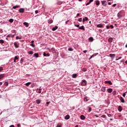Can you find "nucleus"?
<instances>
[{"label": "nucleus", "mask_w": 127, "mask_h": 127, "mask_svg": "<svg viewBox=\"0 0 127 127\" xmlns=\"http://www.w3.org/2000/svg\"><path fill=\"white\" fill-rule=\"evenodd\" d=\"M25 11V9L23 8H20L18 10L19 12H20V13H23V12H24Z\"/></svg>", "instance_id": "obj_1"}, {"label": "nucleus", "mask_w": 127, "mask_h": 127, "mask_svg": "<svg viewBox=\"0 0 127 127\" xmlns=\"http://www.w3.org/2000/svg\"><path fill=\"white\" fill-rule=\"evenodd\" d=\"M117 16L118 18H121V17H123V15H122V12L120 11L118 14H117Z\"/></svg>", "instance_id": "obj_2"}, {"label": "nucleus", "mask_w": 127, "mask_h": 127, "mask_svg": "<svg viewBox=\"0 0 127 127\" xmlns=\"http://www.w3.org/2000/svg\"><path fill=\"white\" fill-rule=\"evenodd\" d=\"M82 86H86L87 85V81L85 79H83L82 81Z\"/></svg>", "instance_id": "obj_3"}, {"label": "nucleus", "mask_w": 127, "mask_h": 127, "mask_svg": "<svg viewBox=\"0 0 127 127\" xmlns=\"http://www.w3.org/2000/svg\"><path fill=\"white\" fill-rule=\"evenodd\" d=\"M101 3L102 5H104V6H107V1L106 0L101 1Z\"/></svg>", "instance_id": "obj_4"}, {"label": "nucleus", "mask_w": 127, "mask_h": 127, "mask_svg": "<svg viewBox=\"0 0 127 127\" xmlns=\"http://www.w3.org/2000/svg\"><path fill=\"white\" fill-rule=\"evenodd\" d=\"M97 27H98V28H102L104 27V25L102 24H99L97 25Z\"/></svg>", "instance_id": "obj_5"}, {"label": "nucleus", "mask_w": 127, "mask_h": 127, "mask_svg": "<svg viewBox=\"0 0 127 127\" xmlns=\"http://www.w3.org/2000/svg\"><path fill=\"white\" fill-rule=\"evenodd\" d=\"M105 84H109V85H113V82L111 81H105Z\"/></svg>", "instance_id": "obj_6"}, {"label": "nucleus", "mask_w": 127, "mask_h": 127, "mask_svg": "<svg viewBox=\"0 0 127 127\" xmlns=\"http://www.w3.org/2000/svg\"><path fill=\"white\" fill-rule=\"evenodd\" d=\"M107 91L108 93H109V94H111L112 92H113V89L112 88H108L107 89Z\"/></svg>", "instance_id": "obj_7"}, {"label": "nucleus", "mask_w": 127, "mask_h": 127, "mask_svg": "<svg viewBox=\"0 0 127 127\" xmlns=\"http://www.w3.org/2000/svg\"><path fill=\"white\" fill-rule=\"evenodd\" d=\"M118 110L119 112H120V113H121V112H122L123 111V108L122 107V106H119L118 108Z\"/></svg>", "instance_id": "obj_8"}, {"label": "nucleus", "mask_w": 127, "mask_h": 127, "mask_svg": "<svg viewBox=\"0 0 127 127\" xmlns=\"http://www.w3.org/2000/svg\"><path fill=\"white\" fill-rule=\"evenodd\" d=\"M109 56H110V57H111V58H112L113 59H114V58H115V56H116V54H110L109 55Z\"/></svg>", "instance_id": "obj_9"}, {"label": "nucleus", "mask_w": 127, "mask_h": 127, "mask_svg": "<svg viewBox=\"0 0 127 127\" xmlns=\"http://www.w3.org/2000/svg\"><path fill=\"white\" fill-rule=\"evenodd\" d=\"M43 56H44L45 57H49V56H50V54H49V53L46 54V53H44Z\"/></svg>", "instance_id": "obj_10"}, {"label": "nucleus", "mask_w": 127, "mask_h": 127, "mask_svg": "<svg viewBox=\"0 0 127 127\" xmlns=\"http://www.w3.org/2000/svg\"><path fill=\"white\" fill-rule=\"evenodd\" d=\"M18 7H19V5H16L15 6H13L11 9H15L16 8H18Z\"/></svg>", "instance_id": "obj_11"}, {"label": "nucleus", "mask_w": 127, "mask_h": 127, "mask_svg": "<svg viewBox=\"0 0 127 127\" xmlns=\"http://www.w3.org/2000/svg\"><path fill=\"white\" fill-rule=\"evenodd\" d=\"M88 100H90V98H89V97H85L84 98V102H88Z\"/></svg>", "instance_id": "obj_12"}, {"label": "nucleus", "mask_w": 127, "mask_h": 127, "mask_svg": "<svg viewBox=\"0 0 127 127\" xmlns=\"http://www.w3.org/2000/svg\"><path fill=\"white\" fill-rule=\"evenodd\" d=\"M88 40L90 42H93V41H94V38L91 37L89 38Z\"/></svg>", "instance_id": "obj_13"}, {"label": "nucleus", "mask_w": 127, "mask_h": 127, "mask_svg": "<svg viewBox=\"0 0 127 127\" xmlns=\"http://www.w3.org/2000/svg\"><path fill=\"white\" fill-rule=\"evenodd\" d=\"M70 119V115H67L64 117V120H69Z\"/></svg>", "instance_id": "obj_14"}, {"label": "nucleus", "mask_w": 127, "mask_h": 127, "mask_svg": "<svg viewBox=\"0 0 127 127\" xmlns=\"http://www.w3.org/2000/svg\"><path fill=\"white\" fill-rule=\"evenodd\" d=\"M102 92H103V93H105L106 92V87H102L101 88Z\"/></svg>", "instance_id": "obj_15"}, {"label": "nucleus", "mask_w": 127, "mask_h": 127, "mask_svg": "<svg viewBox=\"0 0 127 127\" xmlns=\"http://www.w3.org/2000/svg\"><path fill=\"white\" fill-rule=\"evenodd\" d=\"M88 19V17H85L83 19L82 21L83 22H85V21H87Z\"/></svg>", "instance_id": "obj_16"}, {"label": "nucleus", "mask_w": 127, "mask_h": 127, "mask_svg": "<svg viewBox=\"0 0 127 127\" xmlns=\"http://www.w3.org/2000/svg\"><path fill=\"white\" fill-rule=\"evenodd\" d=\"M77 76H78V75H77L76 73L73 74L72 75V78H77Z\"/></svg>", "instance_id": "obj_17"}, {"label": "nucleus", "mask_w": 127, "mask_h": 127, "mask_svg": "<svg viewBox=\"0 0 127 127\" xmlns=\"http://www.w3.org/2000/svg\"><path fill=\"white\" fill-rule=\"evenodd\" d=\"M113 39H114V38H109L108 39L109 42H110V43H112V42H113Z\"/></svg>", "instance_id": "obj_18"}, {"label": "nucleus", "mask_w": 127, "mask_h": 127, "mask_svg": "<svg viewBox=\"0 0 127 127\" xmlns=\"http://www.w3.org/2000/svg\"><path fill=\"white\" fill-rule=\"evenodd\" d=\"M23 24L26 26V27H28L29 26V24L27 22H24Z\"/></svg>", "instance_id": "obj_19"}, {"label": "nucleus", "mask_w": 127, "mask_h": 127, "mask_svg": "<svg viewBox=\"0 0 127 127\" xmlns=\"http://www.w3.org/2000/svg\"><path fill=\"white\" fill-rule=\"evenodd\" d=\"M4 74H0V80H1L2 78H4Z\"/></svg>", "instance_id": "obj_20"}, {"label": "nucleus", "mask_w": 127, "mask_h": 127, "mask_svg": "<svg viewBox=\"0 0 127 127\" xmlns=\"http://www.w3.org/2000/svg\"><path fill=\"white\" fill-rule=\"evenodd\" d=\"M58 29V26H56L55 27H53L52 30L53 31H55V30H56V29Z\"/></svg>", "instance_id": "obj_21"}, {"label": "nucleus", "mask_w": 127, "mask_h": 127, "mask_svg": "<svg viewBox=\"0 0 127 127\" xmlns=\"http://www.w3.org/2000/svg\"><path fill=\"white\" fill-rule=\"evenodd\" d=\"M36 103L38 104H39L40 103H41V100H40V99H37L36 100Z\"/></svg>", "instance_id": "obj_22"}, {"label": "nucleus", "mask_w": 127, "mask_h": 127, "mask_svg": "<svg viewBox=\"0 0 127 127\" xmlns=\"http://www.w3.org/2000/svg\"><path fill=\"white\" fill-rule=\"evenodd\" d=\"M79 29H81L82 30H85V27L83 25L81 26V27H79Z\"/></svg>", "instance_id": "obj_23"}, {"label": "nucleus", "mask_w": 127, "mask_h": 127, "mask_svg": "<svg viewBox=\"0 0 127 127\" xmlns=\"http://www.w3.org/2000/svg\"><path fill=\"white\" fill-rule=\"evenodd\" d=\"M80 119L82 120H84L85 119H86V117H85L84 115H81Z\"/></svg>", "instance_id": "obj_24"}, {"label": "nucleus", "mask_w": 127, "mask_h": 127, "mask_svg": "<svg viewBox=\"0 0 127 127\" xmlns=\"http://www.w3.org/2000/svg\"><path fill=\"white\" fill-rule=\"evenodd\" d=\"M98 54H99V53H95V54L92 55L91 56V58H93V57H95V56H97V55H98Z\"/></svg>", "instance_id": "obj_25"}, {"label": "nucleus", "mask_w": 127, "mask_h": 127, "mask_svg": "<svg viewBox=\"0 0 127 127\" xmlns=\"http://www.w3.org/2000/svg\"><path fill=\"white\" fill-rule=\"evenodd\" d=\"M96 5H100V1L97 0L95 1Z\"/></svg>", "instance_id": "obj_26"}, {"label": "nucleus", "mask_w": 127, "mask_h": 127, "mask_svg": "<svg viewBox=\"0 0 127 127\" xmlns=\"http://www.w3.org/2000/svg\"><path fill=\"white\" fill-rule=\"evenodd\" d=\"M18 59V58H17V56H15L14 57V63H15V62H16V60H17Z\"/></svg>", "instance_id": "obj_27"}, {"label": "nucleus", "mask_w": 127, "mask_h": 127, "mask_svg": "<svg viewBox=\"0 0 127 127\" xmlns=\"http://www.w3.org/2000/svg\"><path fill=\"white\" fill-rule=\"evenodd\" d=\"M14 45L15 48H18V45H17V44H16V42L14 43Z\"/></svg>", "instance_id": "obj_28"}, {"label": "nucleus", "mask_w": 127, "mask_h": 127, "mask_svg": "<svg viewBox=\"0 0 127 127\" xmlns=\"http://www.w3.org/2000/svg\"><path fill=\"white\" fill-rule=\"evenodd\" d=\"M52 22H53V19H50L48 20V23H50V24H51V23H52Z\"/></svg>", "instance_id": "obj_29"}, {"label": "nucleus", "mask_w": 127, "mask_h": 127, "mask_svg": "<svg viewBox=\"0 0 127 127\" xmlns=\"http://www.w3.org/2000/svg\"><path fill=\"white\" fill-rule=\"evenodd\" d=\"M34 56H35V57H36V58H38V57H39V55H38V54H37V53H35V54H34Z\"/></svg>", "instance_id": "obj_30"}, {"label": "nucleus", "mask_w": 127, "mask_h": 127, "mask_svg": "<svg viewBox=\"0 0 127 127\" xmlns=\"http://www.w3.org/2000/svg\"><path fill=\"white\" fill-rule=\"evenodd\" d=\"M0 43L1 44H3V43H4V41H3L2 39L0 40Z\"/></svg>", "instance_id": "obj_31"}, {"label": "nucleus", "mask_w": 127, "mask_h": 127, "mask_svg": "<svg viewBox=\"0 0 127 127\" xmlns=\"http://www.w3.org/2000/svg\"><path fill=\"white\" fill-rule=\"evenodd\" d=\"M13 19L11 18L9 20V22H10V23H12V22H13Z\"/></svg>", "instance_id": "obj_32"}, {"label": "nucleus", "mask_w": 127, "mask_h": 127, "mask_svg": "<svg viewBox=\"0 0 127 127\" xmlns=\"http://www.w3.org/2000/svg\"><path fill=\"white\" fill-rule=\"evenodd\" d=\"M28 54H29L30 55H32V54H33V51H30L28 52Z\"/></svg>", "instance_id": "obj_33"}, {"label": "nucleus", "mask_w": 127, "mask_h": 127, "mask_svg": "<svg viewBox=\"0 0 127 127\" xmlns=\"http://www.w3.org/2000/svg\"><path fill=\"white\" fill-rule=\"evenodd\" d=\"M121 102L125 103V99L123 97H121Z\"/></svg>", "instance_id": "obj_34"}, {"label": "nucleus", "mask_w": 127, "mask_h": 127, "mask_svg": "<svg viewBox=\"0 0 127 127\" xmlns=\"http://www.w3.org/2000/svg\"><path fill=\"white\" fill-rule=\"evenodd\" d=\"M113 96H116V94H117V91L116 90H114L112 93Z\"/></svg>", "instance_id": "obj_35"}, {"label": "nucleus", "mask_w": 127, "mask_h": 127, "mask_svg": "<svg viewBox=\"0 0 127 127\" xmlns=\"http://www.w3.org/2000/svg\"><path fill=\"white\" fill-rule=\"evenodd\" d=\"M4 86H8V82H5L4 83Z\"/></svg>", "instance_id": "obj_36"}, {"label": "nucleus", "mask_w": 127, "mask_h": 127, "mask_svg": "<svg viewBox=\"0 0 127 127\" xmlns=\"http://www.w3.org/2000/svg\"><path fill=\"white\" fill-rule=\"evenodd\" d=\"M30 84H31V82H27L25 84L26 86H27V87H28V86L29 85H30Z\"/></svg>", "instance_id": "obj_37"}, {"label": "nucleus", "mask_w": 127, "mask_h": 127, "mask_svg": "<svg viewBox=\"0 0 127 127\" xmlns=\"http://www.w3.org/2000/svg\"><path fill=\"white\" fill-rule=\"evenodd\" d=\"M41 90H42L41 88H39V91H38L39 94H40V93H41Z\"/></svg>", "instance_id": "obj_38"}, {"label": "nucleus", "mask_w": 127, "mask_h": 127, "mask_svg": "<svg viewBox=\"0 0 127 127\" xmlns=\"http://www.w3.org/2000/svg\"><path fill=\"white\" fill-rule=\"evenodd\" d=\"M101 118H103V119H106V115H103L101 116Z\"/></svg>", "instance_id": "obj_39"}, {"label": "nucleus", "mask_w": 127, "mask_h": 127, "mask_svg": "<svg viewBox=\"0 0 127 127\" xmlns=\"http://www.w3.org/2000/svg\"><path fill=\"white\" fill-rule=\"evenodd\" d=\"M78 21H79V22H81L82 21V18H79Z\"/></svg>", "instance_id": "obj_40"}, {"label": "nucleus", "mask_w": 127, "mask_h": 127, "mask_svg": "<svg viewBox=\"0 0 127 127\" xmlns=\"http://www.w3.org/2000/svg\"><path fill=\"white\" fill-rule=\"evenodd\" d=\"M91 111H92V108L89 107L88 112L90 113V112H91Z\"/></svg>", "instance_id": "obj_41"}, {"label": "nucleus", "mask_w": 127, "mask_h": 127, "mask_svg": "<svg viewBox=\"0 0 127 127\" xmlns=\"http://www.w3.org/2000/svg\"><path fill=\"white\" fill-rule=\"evenodd\" d=\"M2 70H3V68H2V67L0 66V72H1V71H2Z\"/></svg>", "instance_id": "obj_42"}, {"label": "nucleus", "mask_w": 127, "mask_h": 127, "mask_svg": "<svg viewBox=\"0 0 127 127\" xmlns=\"http://www.w3.org/2000/svg\"><path fill=\"white\" fill-rule=\"evenodd\" d=\"M68 51H73V49H72V48H68Z\"/></svg>", "instance_id": "obj_43"}, {"label": "nucleus", "mask_w": 127, "mask_h": 127, "mask_svg": "<svg viewBox=\"0 0 127 127\" xmlns=\"http://www.w3.org/2000/svg\"><path fill=\"white\" fill-rule=\"evenodd\" d=\"M30 46H32V47H35V45H34L33 44H30Z\"/></svg>", "instance_id": "obj_44"}, {"label": "nucleus", "mask_w": 127, "mask_h": 127, "mask_svg": "<svg viewBox=\"0 0 127 127\" xmlns=\"http://www.w3.org/2000/svg\"><path fill=\"white\" fill-rule=\"evenodd\" d=\"M126 93H127V92L123 94V96L124 98L126 97Z\"/></svg>", "instance_id": "obj_45"}, {"label": "nucleus", "mask_w": 127, "mask_h": 127, "mask_svg": "<svg viewBox=\"0 0 127 127\" xmlns=\"http://www.w3.org/2000/svg\"><path fill=\"white\" fill-rule=\"evenodd\" d=\"M74 26H76V27H78V28L79 27H80V25H77V24H74Z\"/></svg>", "instance_id": "obj_46"}, {"label": "nucleus", "mask_w": 127, "mask_h": 127, "mask_svg": "<svg viewBox=\"0 0 127 127\" xmlns=\"http://www.w3.org/2000/svg\"><path fill=\"white\" fill-rule=\"evenodd\" d=\"M2 32H3L2 29H0V33H2Z\"/></svg>", "instance_id": "obj_47"}, {"label": "nucleus", "mask_w": 127, "mask_h": 127, "mask_svg": "<svg viewBox=\"0 0 127 127\" xmlns=\"http://www.w3.org/2000/svg\"><path fill=\"white\" fill-rule=\"evenodd\" d=\"M16 39H21V38H19L18 36H16Z\"/></svg>", "instance_id": "obj_48"}, {"label": "nucleus", "mask_w": 127, "mask_h": 127, "mask_svg": "<svg viewBox=\"0 0 127 127\" xmlns=\"http://www.w3.org/2000/svg\"><path fill=\"white\" fill-rule=\"evenodd\" d=\"M22 62H23V59H21L20 63H21V64H22Z\"/></svg>", "instance_id": "obj_49"}, {"label": "nucleus", "mask_w": 127, "mask_h": 127, "mask_svg": "<svg viewBox=\"0 0 127 127\" xmlns=\"http://www.w3.org/2000/svg\"><path fill=\"white\" fill-rule=\"evenodd\" d=\"M93 1H94V0H90L89 2V3H91V2H93Z\"/></svg>", "instance_id": "obj_50"}, {"label": "nucleus", "mask_w": 127, "mask_h": 127, "mask_svg": "<svg viewBox=\"0 0 127 127\" xmlns=\"http://www.w3.org/2000/svg\"><path fill=\"white\" fill-rule=\"evenodd\" d=\"M108 117H109V118L112 117V114H108L107 115Z\"/></svg>", "instance_id": "obj_51"}, {"label": "nucleus", "mask_w": 127, "mask_h": 127, "mask_svg": "<svg viewBox=\"0 0 127 127\" xmlns=\"http://www.w3.org/2000/svg\"><path fill=\"white\" fill-rule=\"evenodd\" d=\"M116 6H117V4H114L113 5H112V6H113L114 7H115Z\"/></svg>", "instance_id": "obj_52"}, {"label": "nucleus", "mask_w": 127, "mask_h": 127, "mask_svg": "<svg viewBox=\"0 0 127 127\" xmlns=\"http://www.w3.org/2000/svg\"><path fill=\"white\" fill-rule=\"evenodd\" d=\"M83 52L84 53H87V52H88V51H87V50H84V51H83Z\"/></svg>", "instance_id": "obj_53"}, {"label": "nucleus", "mask_w": 127, "mask_h": 127, "mask_svg": "<svg viewBox=\"0 0 127 127\" xmlns=\"http://www.w3.org/2000/svg\"><path fill=\"white\" fill-rule=\"evenodd\" d=\"M35 12L36 14H37V13H38V10H35Z\"/></svg>", "instance_id": "obj_54"}, {"label": "nucleus", "mask_w": 127, "mask_h": 127, "mask_svg": "<svg viewBox=\"0 0 127 127\" xmlns=\"http://www.w3.org/2000/svg\"><path fill=\"white\" fill-rule=\"evenodd\" d=\"M69 20H68L67 21H65V24H68V22H69Z\"/></svg>", "instance_id": "obj_55"}, {"label": "nucleus", "mask_w": 127, "mask_h": 127, "mask_svg": "<svg viewBox=\"0 0 127 127\" xmlns=\"http://www.w3.org/2000/svg\"><path fill=\"white\" fill-rule=\"evenodd\" d=\"M47 106H48V105H49L50 104V102H47L46 103Z\"/></svg>", "instance_id": "obj_56"}, {"label": "nucleus", "mask_w": 127, "mask_h": 127, "mask_svg": "<svg viewBox=\"0 0 127 127\" xmlns=\"http://www.w3.org/2000/svg\"><path fill=\"white\" fill-rule=\"evenodd\" d=\"M8 37H10V35H8L6 36L7 38H8Z\"/></svg>", "instance_id": "obj_57"}, {"label": "nucleus", "mask_w": 127, "mask_h": 127, "mask_svg": "<svg viewBox=\"0 0 127 127\" xmlns=\"http://www.w3.org/2000/svg\"><path fill=\"white\" fill-rule=\"evenodd\" d=\"M83 72H86V71H87V69L84 68V69H83Z\"/></svg>", "instance_id": "obj_58"}, {"label": "nucleus", "mask_w": 127, "mask_h": 127, "mask_svg": "<svg viewBox=\"0 0 127 127\" xmlns=\"http://www.w3.org/2000/svg\"><path fill=\"white\" fill-rule=\"evenodd\" d=\"M110 27H111L112 28H114V25H110Z\"/></svg>", "instance_id": "obj_59"}, {"label": "nucleus", "mask_w": 127, "mask_h": 127, "mask_svg": "<svg viewBox=\"0 0 127 127\" xmlns=\"http://www.w3.org/2000/svg\"><path fill=\"white\" fill-rule=\"evenodd\" d=\"M106 28H107V29H109V28H110V26H107Z\"/></svg>", "instance_id": "obj_60"}, {"label": "nucleus", "mask_w": 127, "mask_h": 127, "mask_svg": "<svg viewBox=\"0 0 127 127\" xmlns=\"http://www.w3.org/2000/svg\"><path fill=\"white\" fill-rule=\"evenodd\" d=\"M90 2H87L86 4V5H89V4H90Z\"/></svg>", "instance_id": "obj_61"}, {"label": "nucleus", "mask_w": 127, "mask_h": 127, "mask_svg": "<svg viewBox=\"0 0 127 127\" xmlns=\"http://www.w3.org/2000/svg\"><path fill=\"white\" fill-rule=\"evenodd\" d=\"M9 127H14V125H12L9 126Z\"/></svg>", "instance_id": "obj_62"}, {"label": "nucleus", "mask_w": 127, "mask_h": 127, "mask_svg": "<svg viewBox=\"0 0 127 127\" xmlns=\"http://www.w3.org/2000/svg\"><path fill=\"white\" fill-rule=\"evenodd\" d=\"M76 16H80V13H77Z\"/></svg>", "instance_id": "obj_63"}, {"label": "nucleus", "mask_w": 127, "mask_h": 127, "mask_svg": "<svg viewBox=\"0 0 127 127\" xmlns=\"http://www.w3.org/2000/svg\"><path fill=\"white\" fill-rule=\"evenodd\" d=\"M2 85V82H0V86H1Z\"/></svg>", "instance_id": "obj_64"}]
</instances>
